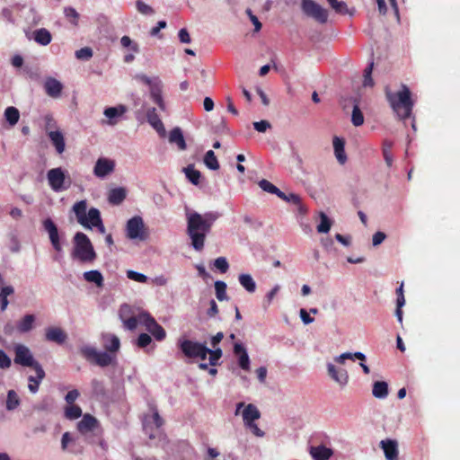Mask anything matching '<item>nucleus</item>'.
<instances>
[{
	"instance_id": "obj_1",
	"label": "nucleus",
	"mask_w": 460,
	"mask_h": 460,
	"mask_svg": "<svg viewBox=\"0 0 460 460\" xmlns=\"http://www.w3.org/2000/svg\"><path fill=\"white\" fill-rule=\"evenodd\" d=\"M187 234L190 239L192 248L201 252L205 245L207 235L210 233L214 223L221 217L217 211H208L200 214L186 208Z\"/></svg>"
},
{
	"instance_id": "obj_2",
	"label": "nucleus",
	"mask_w": 460,
	"mask_h": 460,
	"mask_svg": "<svg viewBox=\"0 0 460 460\" xmlns=\"http://www.w3.org/2000/svg\"><path fill=\"white\" fill-rule=\"evenodd\" d=\"M104 351H99L92 345H83L79 352L88 362L97 365L100 367L113 366L117 363V352L120 348L119 337L112 333H102Z\"/></svg>"
},
{
	"instance_id": "obj_3",
	"label": "nucleus",
	"mask_w": 460,
	"mask_h": 460,
	"mask_svg": "<svg viewBox=\"0 0 460 460\" xmlns=\"http://www.w3.org/2000/svg\"><path fill=\"white\" fill-rule=\"evenodd\" d=\"M385 97L393 111L400 119L405 120L411 118L414 102L411 100V93L406 84L401 85L397 93L391 91L389 86L385 89Z\"/></svg>"
},
{
	"instance_id": "obj_4",
	"label": "nucleus",
	"mask_w": 460,
	"mask_h": 460,
	"mask_svg": "<svg viewBox=\"0 0 460 460\" xmlns=\"http://www.w3.org/2000/svg\"><path fill=\"white\" fill-rule=\"evenodd\" d=\"M71 256L81 263H93L96 260L97 254L89 237L85 234L77 232L75 234Z\"/></svg>"
},
{
	"instance_id": "obj_5",
	"label": "nucleus",
	"mask_w": 460,
	"mask_h": 460,
	"mask_svg": "<svg viewBox=\"0 0 460 460\" xmlns=\"http://www.w3.org/2000/svg\"><path fill=\"white\" fill-rule=\"evenodd\" d=\"M177 346L183 353V355L190 358H200L205 360L209 352V348L206 343L194 341L185 338H180L177 341Z\"/></svg>"
},
{
	"instance_id": "obj_6",
	"label": "nucleus",
	"mask_w": 460,
	"mask_h": 460,
	"mask_svg": "<svg viewBox=\"0 0 460 460\" xmlns=\"http://www.w3.org/2000/svg\"><path fill=\"white\" fill-rule=\"evenodd\" d=\"M125 234L128 239L132 241L143 242L147 239L148 233L140 216H135L127 221Z\"/></svg>"
},
{
	"instance_id": "obj_7",
	"label": "nucleus",
	"mask_w": 460,
	"mask_h": 460,
	"mask_svg": "<svg viewBox=\"0 0 460 460\" xmlns=\"http://www.w3.org/2000/svg\"><path fill=\"white\" fill-rule=\"evenodd\" d=\"M47 180L50 189L55 192H62L70 186V183L66 181V172L61 167L49 170Z\"/></svg>"
},
{
	"instance_id": "obj_8",
	"label": "nucleus",
	"mask_w": 460,
	"mask_h": 460,
	"mask_svg": "<svg viewBox=\"0 0 460 460\" xmlns=\"http://www.w3.org/2000/svg\"><path fill=\"white\" fill-rule=\"evenodd\" d=\"M14 363L22 367H34L40 365L33 357L31 349L21 343L13 345Z\"/></svg>"
},
{
	"instance_id": "obj_9",
	"label": "nucleus",
	"mask_w": 460,
	"mask_h": 460,
	"mask_svg": "<svg viewBox=\"0 0 460 460\" xmlns=\"http://www.w3.org/2000/svg\"><path fill=\"white\" fill-rule=\"evenodd\" d=\"M301 8L304 13L314 18L320 23H325L328 20V12L314 0H302Z\"/></svg>"
},
{
	"instance_id": "obj_10",
	"label": "nucleus",
	"mask_w": 460,
	"mask_h": 460,
	"mask_svg": "<svg viewBox=\"0 0 460 460\" xmlns=\"http://www.w3.org/2000/svg\"><path fill=\"white\" fill-rule=\"evenodd\" d=\"M140 324L146 326L148 332H150L156 341H162L166 337L164 329L157 323L154 317L146 312L140 313Z\"/></svg>"
},
{
	"instance_id": "obj_11",
	"label": "nucleus",
	"mask_w": 460,
	"mask_h": 460,
	"mask_svg": "<svg viewBox=\"0 0 460 460\" xmlns=\"http://www.w3.org/2000/svg\"><path fill=\"white\" fill-rule=\"evenodd\" d=\"M127 112L128 107L124 104L107 107L103 111V115L107 119L102 120V124H106L108 126H115L123 119Z\"/></svg>"
},
{
	"instance_id": "obj_12",
	"label": "nucleus",
	"mask_w": 460,
	"mask_h": 460,
	"mask_svg": "<svg viewBox=\"0 0 460 460\" xmlns=\"http://www.w3.org/2000/svg\"><path fill=\"white\" fill-rule=\"evenodd\" d=\"M115 166L116 164L113 160L106 157H100L94 164L93 170V175L99 179H105L114 172Z\"/></svg>"
},
{
	"instance_id": "obj_13",
	"label": "nucleus",
	"mask_w": 460,
	"mask_h": 460,
	"mask_svg": "<svg viewBox=\"0 0 460 460\" xmlns=\"http://www.w3.org/2000/svg\"><path fill=\"white\" fill-rule=\"evenodd\" d=\"M162 81L159 77L155 76V82L149 86L150 97L152 101L158 106L163 112L167 111L165 102L162 95Z\"/></svg>"
},
{
	"instance_id": "obj_14",
	"label": "nucleus",
	"mask_w": 460,
	"mask_h": 460,
	"mask_svg": "<svg viewBox=\"0 0 460 460\" xmlns=\"http://www.w3.org/2000/svg\"><path fill=\"white\" fill-rule=\"evenodd\" d=\"M43 227L48 232L50 243L58 252L62 251V246L59 242L58 230L51 218H47L43 221Z\"/></svg>"
},
{
	"instance_id": "obj_15",
	"label": "nucleus",
	"mask_w": 460,
	"mask_h": 460,
	"mask_svg": "<svg viewBox=\"0 0 460 460\" xmlns=\"http://www.w3.org/2000/svg\"><path fill=\"white\" fill-rule=\"evenodd\" d=\"M35 371V376H28V389L31 394H35L39 392L40 385L45 378L46 373L41 365L31 367Z\"/></svg>"
},
{
	"instance_id": "obj_16",
	"label": "nucleus",
	"mask_w": 460,
	"mask_h": 460,
	"mask_svg": "<svg viewBox=\"0 0 460 460\" xmlns=\"http://www.w3.org/2000/svg\"><path fill=\"white\" fill-rule=\"evenodd\" d=\"M75 213L77 222L82 226H89L88 222L90 221L89 210L87 211V201L85 199L75 202L72 208Z\"/></svg>"
},
{
	"instance_id": "obj_17",
	"label": "nucleus",
	"mask_w": 460,
	"mask_h": 460,
	"mask_svg": "<svg viewBox=\"0 0 460 460\" xmlns=\"http://www.w3.org/2000/svg\"><path fill=\"white\" fill-rule=\"evenodd\" d=\"M379 446L383 449L386 460H398V442L395 439H383L380 441Z\"/></svg>"
},
{
	"instance_id": "obj_18",
	"label": "nucleus",
	"mask_w": 460,
	"mask_h": 460,
	"mask_svg": "<svg viewBox=\"0 0 460 460\" xmlns=\"http://www.w3.org/2000/svg\"><path fill=\"white\" fill-rule=\"evenodd\" d=\"M233 350L234 354L238 357L239 367L244 371H249L251 361L245 347L240 342H235Z\"/></svg>"
},
{
	"instance_id": "obj_19",
	"label": "nucleus",
	"mask_w": 460,
	"mask_h": 460,
	"mask_svg": "<svg viewBox=\"0 0 460 460\" xmlns=\"http://www.w3.org/2000/svg\"><path fill=\"white\" fill-rule=\"evenodd\" d=\"M146 119L150 126H152V128H155L161 137L165 136V128L160 119L155 108H149L146 111Z\"/></svg>"
},
{
	"instance_id": "obj_20",
	"label": "nucleus",
	"mask_w": 460,
	"mask_h": 460,
	"mask_svg": "<svg viewBox=\"0 0 460 460\" xmlns=\"http://www.w3.org/2000/svg\"><path fill=\"white\" fill-rule=\"evenodd\" d=\"M44 90L51 98H58L63 90V84L53 77H48L44 82Z\"/></svg>"
},
{
	"instance_id": "obj_21",
	"label": "nucleus",
	"mask_w": 460,
	"mask_h": 460,
	"mask_svg": "<svg viewBox=\"0 0 460 460\" xmlns=\"http://www.w3.org/2000/svg\"><path fill=\"white\" fill-rule=\"evenodd\" d=\"M327 371L332 379L340 385L344 386L348 384L349 375L345 369H337L333 364L328 363Z\"/></svg>"
},
{
	"instance_id": "obj_22",
	"label": "nucleus",
	"mask_w": 460,
	"mask_h": 460,
	"mask_svg": "<svg viewBox=\"0 0 460 460\" xmlns=\"http://www.w3.org/2000/svg\"><path fill=\"white\" fill-rule=\"evenodd\" d=\"M45 339L57 344H63L67 339L66 333L59 327H49L45 332Z\"/></svg>"
},
{
	"instance_id": "obj_23",
	"label": "nucleus",
	"mask_w": 460,
	"mask_h": 460,
	"mask_svg": "<svg viewBox=\"0 0 460 460\" xmlns=\"http://www.w3.org/2000/svg\"><path fill=\"white\" fill-rule=\"evenodd\" d=\"M51 144L55 147L56 152L58 155H61L66 150V142H65V137L62 131L59 129H57L55 131H49V134H47Z\"/></svg>"
},
{
	"instance_id": "obj_24",
	"label": "nucleus",
	"mask_w": 460,
	"mask_h": 460,
	"mask_svg": "<svg viewBox=\"0 0 460 460\" xmlns=\"http://www.w3.org/2000/svg\"><path fill=\"white\" fill-rule=\"evenodd\" d=\"M90 221L88 222L89 226H84L86 229H92L96 227L101 234L105 233V226L102 223L101 213L99 209L91 208L89 209Z\"/></svg>"
},
{
	"instance_id": "obj_25",
	"label": "nucleus",
	"mask_w": 460,
	"mask_h": 460,
	"mask_svg": "<svg viewBox=\"0 0 460 460\" xmlns=\"http://www.w3.org/2000/svg\"><path fill=\"white\" fill-rule=\"evenodd\" d=\"M98 426L97 420L90 414L84 415L83 419L78 422L77 429L80 433L87 434L93 431Z\"/></svg>"
},
{
	"instance_id": "obj_26",
	"label": "nucleus",
	"mask_w": 460,
	"mask_h": 460,
	"mask_svg": "<svg viewBox=\"0 0 460 460\" xmlns=\"http://www.w3.org/2000/svg\"><path fill=\"white\" fill-rule=\"evenodd\" d=\"M242 417L245 426L259 420L261 418V412L254 404L249 403L244 407L242 412Z\"/></svg>"
},
{
	"instance_id": "obj_27",
	"label": "nucleus",
	"mask_w": 460,
	"mask_h": 460,
	"mask_svg": "<svg viewBox=\"0 0 460 460\" xmlns=\"http://www.w3.org/2000/svg\"><path fill=\"white\" fill-rule=\"evenodd\" d=\"M332 144H333L334 155H335L337 161L341 164H344L347 162L344 140L339 137H334Z\"/></svg>"
},
{
	"instance_id": "obj_28",
	"label": "nucleus",
	"mask_w": 460,
	"mask_h": 460,
	"mask_svg": "<svg viewBox=\"0 0 460 460\" xmlns=\"http://www.w3.org/2000/svg\"><path fill=\"white\" fill-rule=\"evenodd\" d=\"M310 455L314 460H328L332 456V450L324 446L311 447Z\"/></svg>"
},
{
	"instance_id": "obj_29",
	"label": "nucleus",
	"mask_w": 460,
	"mask_h": 460,
	"mask_svg": "<svg viewBox=\"0 0 460 460\" xmlns=\"http://www.w3.org/2000/svg\"><path fill=\"white\" fill-rule=\"evenodd\" d=\"M169 142L172 144H176L180 150H185L187 148L182 131L178 127L172 128L170 131Z\"/></svg>"
},
{
	"instance_id": "obj_30",
	"label": "nucleus",
	"mask_w": 460,
	"mask_h": 460,
	"mask_svg": "<svg viewBox=\"0 0 460 460\" xmlns=\"http://www.w3.org/2000/svg\"><path fill=\"white\" fill-rule=\"evenodd\" d=\"M35 316L33 314H26L24 315L19 322L16 323L17 331L20 333H26L31 331L34 327Z\"/></svg>"
},
{
	"instance_id": "obj_31",
	"label": "nucleus",
	"mask_w": 460,
	"mask_h": 460,
	"mask_svg": "<svg viewBox=\"0 0 460 460\" xmlns=\"http://www.w3.org/2000/svg\"><path fill=\"white\" fill-rule=\"evenodd\" d=\"M33 40L41 46H47L51 42V33L45 28L37 29L33 32Z\"/></svg>"
},
{
	"instance_id": "obj_32",
	"label": "nucleus",
	"mask_w": 460,
	"mask_h": 460,
	"mask_svg": "<svg viewBox=\"0 0 460 460\" xmlns=\"http://www.w3.org/2000/svg\"><path fill=\"white\" fill-rule=\"evenodd\" d=\"M125 199L126 190L122 187L111 190L108 195V200L112 205H119Z\"/></svg>"
},
{
	"instance_id": "obj_33",
	"label": "nucleus",
	"mask_w": 460,
	"mask_h": 460,
	"mask_svg": "<svg viewBox=\"0 0 460 460\" xmlns=\"http://www.w3.org/2000/svg\"><path fill=\"white\" fill-rule=\"evenodd\" d=\"M240 285L249 293L256 290V283L251 274L242 273L238 277Z\"/></svg>"
},
{
	"instance_id": "obj_34",
	"label": "nucleus",
	"mask_w": 460,
	"mask_h": 460,
	"mask_svg": "<svg viewBox=\"0 0 460 460\" xmlns=\"http://www.w3.org/2000/svg\"><path fill=\"white\" fill-rule=\"evenodd\" d=\"M372 394L378 399H385L388 395V385L385 381H376L373 384Z\"/></svg>"
},
{
	"instance_id": "obj_35",
	"label": "nucleus",
	"mask_w": 460,
	"mask_h": 460,
	"mask_svg": "<svg viewBox=\"0 0 460 460\" xmlns=\"http://www.w3.org/2000/svg\"><path fill=\"white\" fill-rule=\"evenodd\" d=\"M84 279L89 283H94L97 287H102L103 285V277L97 270L85 271L84 273Z\"/></svg>"
},
{
	"instance_id": "obj_36",
	"label": "nucleus",
	"mask_w": 460,
	"mask_h": 460,
	"mask_svg": "<svg viewBox=\"0 0 460 460\" xmlns=\"http://www.w3.org/2000/svg\"><path fill=\"white\" fill-rule=\"evenodd\" d=\"M183 172L185 173L186 178L190 181L193 185H199V180L201 177V173L199 171L194 168V165L190 164L187 167L183 168Z\"/></svg>"
},
{
	"instance_id": "obj_37",
	"label": "nucleus",
	"mask_w": 460,
	"mask_h": 460,
	"mask_svg": "<svg viewBox=\"0 0 460 460\" xmlns=\"http://www.w3.org/2000/svg\"><path fill=\"white\" fill-rule=\"evenodd\" d=\"M21 401L14 390H9L7 392L5 408L7 411H14L20 405Z\"/></svg>"
},
{
	"instance_id": "obj_38",
	"label": "nucleus",
	"mask_w": 460,
	"mask_h": 460,
	"mask_svg": "<svg viewBox=\"0 0 460 460\" xmlns=\"http://www.w3.org/2000/svg\"><path fill=\"white\" fill-rule=\"evenodd\" d=\"M277 196L279 199H283V200H285L287 202H289V203H292V204H295V205H298L300 212H305V211L304 209V207L301 205V198L297 194H295V193L286 194V193H284L283 191H281L279 190V191Z\"/></svg>"
},
{
	"instance_id": "obj_39",
	"label": "nucleus",
	"mask_w": 460,
	"mask_h": 460,
	"mask_svg": "<svg viewBox=\"0 0 460 460\" xmlns=\"http://www.w3.org/2000/svg\"><path fill=\"white\" fill-rule=\"evenodd\" d=\"M4 119L10 126L13 127L17 124L20 119V112L17 108L10 106L4 111Z\"/></svg>"
},
{
	"instance_id": "obj_40",
	"label": "nucleus",
	"mask_w": 460,
	"mask_h": 460,
	"mask_svg": "<svg viewBox=\"0 0 460 460\" xmlns=\"http://www.w3.org/2000/svg\"><path fill=\"white\" fill-rule=\"evenodd\" d=\"M203 161L208 169L213 171L219 169V163L213 150L206 152Z\"/></svg>"
},
{
	"instance_id": "obj_41",
	"label": "nucleus",
	"mask_w": 460,
	"mask_h": 460,
	"mask_svg": "<svg viewBox=\"0 0 460 460\" xmlns=\"http://www.w3.org/2000/svg\"><path fill=\"white\" fill-rule=\"evenodd\" d=\"M226 284L222 280H217L215 282V291L216 296L219 301H226L228 300V296L226 294Z\"/></svg>"
},
{
	"instance_id": "obj_42",
	"label": "nucleus",
	"mask_w": 460,
	"mask_h": 460,
	"mask_svg": "<svg viewBox=\"0 0 460 460\" xmlns=\"http://www.w3.org/2000/svg\"><path fill=\"white\" fill-rule=\"evenodd\" d=\"M320 219H321V222L317 226V232L321 233V234L328 233L330 231V229H331V227H332V221H331V219L323 212L320 213Z\"/></svg>"
},
{
	"instance_id": "obj_43",
	"label": "nucleus",
	"mask_w": 460,
	"mask_h": 460,
	"mask_svg": "<svg viewBox=\"0 0 460 460\" xmlns=\"http://www.w3.org/2000/svg\"><path fill=\"white\" fill-rule=\"evenodd\" d=\"M136 8L137 12L143 15L151 16L155 14V9L142 0L136 1Z\"/></svg>"
},
{
	"instance_id": "obj_44",
	"label": "nucleus",
	"mask_w": 460,
	"mask_h": 460,
	"mask_svg": "<svg viewBox=\"0 0 460 460\" xmlns=\"http://www.w3.org/2000/svg\"><path fill=\"white\" fill-rule=\"evenodd\" d=\"M82 415V410L79 406L70 404L66 408L65 416L68 420H76Z\"/></svg>"
},
{
	"instance_id": "obj_45",
	"label": "nucleus",
	"mask_w": 460,
	"mask_h": 460,
	"mask_svg": "<svg viewBox=\"0 0 460 460\" xmlns=\"http://www.w3.org/2000/svg\"><path fill=\"white\" fill-rule=\"evenodd\" d=\"M120 44L123 48L130 49L133 53H138L140 50L138 44L127 35L121 37Z\"/></svg>"
},
{
	"instance_id": "obj_46",
	"label": "nucleus",
	"mask_w": 460,
	"mask_h": 460,
	"mask_svg": "<svg viewBox=\"0 0 460 460\" xmlns=\"http://www.w3.org/2000/svg\"><path fill=\"white\" fill-rule=\"evenodd\" d=\"M64 15L73 25L76 26L78 24L79 13L75 8L70 6L65 7Z\"/></svg>"
},
{
	"instance_id": "obj_47",
	"label": "nucleus",
	"mask_w": 460,
	"mask_h": 460,
	"mask_svg": "<svg viewBox=\"0 0 460 460\" xmlns=\"http://www.w3.org/2000/svg\"><path fill=\"white\" fill-rule=\"evenodd\" d=\"M374 63L370 62L364 70V80L363 85L365 87H372L374 85V80L372 78Z\"/></svg>"
},
{
	"instance_id": "obj_48",
	"label": "nucleus",
	"mask_w": 460,
	"mask_h": 460,
	"mask_svg": "<svg viewBox=\"0 0 460 460\" xmlns=\"http://www.w3.org/2000/svg\"><path fill=\"white\" fill-rule=\"evenodd\" d=\"M123 325L127 330L133 331L140 323V314L137 316L132 315L122 320Z\"/></svg>"
},
{
	"instance_id": "obj_49",
	"label": "nucleus",
	"mask_w": 460,
	"mask_h": 460,
	"mask_svg": "<svg viewBox=\"0 0 460 460\" xmlns=\"http://www.w3.org/2000/svg\"><path fill=\"white\" fill-rule=\"evenodd\" d=\"M208 355H209L208 360L210 366H217L218 364L219 359L221 358L223 352L220 348H215V349H209V352H208Z\"/></svg>"
},
{
	"instance_id": "obj_50",
	"label": "nucleus",
	"mask_w": 460,
	"mask_h": 460,
	"mask_svg": "<svg viewBox=\"0 0 460 460\" xmlns=\"http://www.w3.org/2000/svg\"><path fill=\"white\" fill-rule=\"evenodd\" d=\"M351 121L356 127L361 126L364 123V116L357 104L353 107Z\"/></svg>"
},
{
	"instance_id": "obj_51",
	"label": "nucleus",
	"mask_w": 460,
	"mask_h": 460,
	"mask_svg": "<svg viewBox=\"0 0 460 460\" xmlns=\"http://www.w3.org/2000/svg\"><path fill=\"white\" fill-rule=\"evenodd\" d=\"M43 120L45 123V130L46 133L49 134V131H55L58 129V124L52 114L48 113L43 117Z\"/></svg>"
},
{
	"instance_id": "obj_52",
	"label": "nucleus",
	"mask_w": 460,
	"mask_h": 460,
	"mask_svg": "<svg viewBox=\"0 0 460 460\" xmlns=\"http://www.w3.org/2000/svg\"><path fill=\"white\" fill-rule=\"evenodd\" d=\"M258 184L263 191H266V192H269L271 194H275V195H278V193L279 191V189L278 187H276L275 185H273L271 182H270L269 181H267L265 179L261 180Z\"/></svg>"
},
{
	"instance_id": "obj_53",
	"label": "nucleus",
	"mask_w": 460,
	"mask_h": 460,
	"mask_svg": "<svg viewBox=\"0 0 460 460\" xmlns=\"http://www.w3.org/2000/svg\"><path fill=\"white\" fill-rule=\"evenodd\" d=\"M93 49L89 47L82 48L75 51V56L80 60H88L93 57Z\"/></svg>"
},
{
	"instance_id": "obj_54",
	"label": "nucleus",
	"mask_w": 460,
	"mask_h": 460,
	"mask_svg": "<svg viewBox=\"0 0 460 460\" xmlns=\"http://www.w3.org/2000/svg\"><path fill=\"white\" fill-rule=\"evenodd\" d=\"M127 277L138 283H146L147 281V276L143 273L129 270L127 271Z\"/></svg>"
},
{
	"instance_id": "obj_55",
	"label": "nucleus",
	"mask_w": 460,
	"mask_h": 460,
	"mask_svg": "<svg viewBox=\"0 0 460 460\" xmlns=\"http://www.w3.org/2000/svg\"><path fill=\"white\" fill-rule=\"evenodd\" d=\"M91 386L93 394L97 395H103L105 394V387L102 381L93 378L91 381Z\"/></svg>"
},
{
	"instance_id": "obj_56",
	"label": "nucleus",
	"mask_w": 460,
	"mask_h": 460,
	"mask_svg": "<svg viewBox=\"0 0 460 460\" xmlns=\"http://www.w3.org/2000/svg\"><path fill=\"white\" fill-rule=\"evenodd\" d=\"M214 266L221 273H226L229 269V263L226 257H218L214 261Z\"/></svg>"
},
{
	"instance_id": "obj_57",
	"label": "nucleus",
	"mask_w": 460,
	"mask_h": 460,
	"mask_svg": "<svg viewBox=\"0 0 460 460\" xmlns=\"http://www.w3.org/2000/svg\"><path fill=\"white\" fill-rule=\"evenodd\" d=\"M152 343V338L147 333H141L137 337V345L141 349H146Z\"/></svg>"
},
{
	"instance_id": "obj_58",
	"label": "nucleus",
	"mask_w": 460,
	"mask_h": 460,
	"mask_svg": "<svg viewBox=\"0 0 460 460\" xmlns=\"http://www.w3.org/2000/svg\"><path fill=\"white\" fill-rule=\"evenodd\" d=\"M11 358L5 353V351L0 349V368L7 369L11 367Z\"/></svg>"
},
{
	"instance_id": "obj_59",
	"label": "nucleus",
	"mask_w": 460,
	"mask_h": 460,
	"mask_svg": "<svg viewBox=\"0 0 460 460\" xmlns=\"http://www.w3.org/2000/svg\"><path fill=\"white\" fill-rule=\"evenodd\" d=\"M332 8L339 13H346L348 12V7L345 2L343 1H335L330 4Z\"/></svg>"
},
{
	"instance_id": "obj_60",
	"label": "nucleus",
	"mask_w": 460,
	"mask_h": 460,
	"mask_svg": "<svg viewBox=\"0 0 460 460\" xmlns=\"http://www.w3.org/2000/svg\"><path fill=\"white\" fill-rule=\"evenodd\" d=\"M280 289V286L279 284L275 285L270 291L267 293L265 296V306H269L275 297V296L278 294V292Z\"/></svg>"
},
{
	"instance_id": "obj_61",
	"label": "nucleus",
	"mask_w": 460,
	"mask_h": 460,
	"mask_svg": "<svg viewBox=\"0 0 460 460\" xmlns=\"http://www.w3.org/2000/svg\"><path fill=\"white\" fill-rule=\"evenodd\" d=\"M253 128L258 132H265L270 128V123L268 120H261L253 122Z\"/></svg>"
},
{
	"instance_id": "obj_62",
	"label": "nucleus",
	"mask_w": 460,
	"mask_h": 460,
	"mask_svg": "<svg viewBox=\"0 0 460 460\" xmlns=\"http://www.w3.org/2000/svg\"><path fill=\"white\" fill-rule=\"evenodd\" d=\"M386 238V234L384 232L377 231L373 234L372 243L374 246L381 244Z\"/></svg>"
},
{
	"instance_id": "obj_63",
	"label": "nucleus",
	"mask_w": 460,
	"mask_h": 460,
	"mask_svg": "<svg viewBox=\"0 0 460 460\" xmlns=\"http://www.w3.org/2000/svg\"><path fill=\"white\" fill-rule=\"evenodd\" d=\"M144 432L150 439H154L157 437V433L159 429H154L148 423H144L143 425Z\"/></svg>"
},
{
	"instance_id": "obj_64",
	"label": "nucleus",
	"mask_w": 460,
	"mask_h": 460,
	"mask_svg": "<svg viewBox=\"0 0 460 460\" xmlns=\"http://www.w3.org/2000/svg\"><path fill=\"white\" fill-rule=\"evenodd\" d=\"M178 37H179V40L181 43L188 44V43H190V41H191L190 36L187 29H185V28H182L179 31Z\"/></svg>"
}]
</instances>
